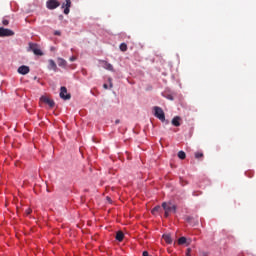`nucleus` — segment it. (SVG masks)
<instances>
[{"label": "nucleus", "instance_id": "f8f14e48", "mask_svg": "<svg viewBox=\"0 0 256 256\" xmlns=\"http://www.w3.org/2000/svg\"><path fill=\"white\" fill-rule=\"evenodd\" d=\"M163 239L164 241L168 244L171 245L173 243V239L171 238V234H163Z\"/></svg>", "mask_w": 256, "mask_h": 256}, {"label": "nucleus", "instance_id": "20e7f679", "mask_svg": "<svg viewBox=\"0 0 256 256\" xmlns=\"http://www.w3.org/2000/svg\"><path fill=\"white\" fill-rule=\"evenodd\" d=\"M40 103H45L50 107V109H53L55 107V101H53L51 98L47 96H41Z\"/></svg>", "mask_w": 256, "mask_h": 256}, {"label": "nucleus", "instance_id": "bb28decb", "mask_svg": "<svg viewBox=\"0 0 256 256\" xmlns=\"http://www.w3.org/2000/svg\"><path fill=\"white\" fill-rule=\"evenodd\" d=\"M119 123H120L119 120H116V121H115V124H116V125H119Z\"/></svg>", "mask_w": 256, "mask_h": 256}, {"label": "nucleus", "instance_id": "412c9836", "mask_svg": "<svg viewBox=\"0 0 256 256\" xmlns=\"http://www.w3.org/2000/svg\"><path fill=\"white\" fill-rule=\"evenodd\" d=\"M32 212H33V210H31V208H27V209L25 210L26 215H29V214L32 213Z\"/></svg>", "mask_w": 256, "mask_h": 256}, {"label": "nucleus", "instance_id": "c756f323", "mask_svg": "<svg viewBox=\"0 0 256 256\" xmlns=\"http://www.w3.org/2000/svg\"><path fill=\"white\" fill-rule=\"evenodd\" d=\"M55 35H61V32H55Z\"/></svg>", "mask_w": 256, "mask_h": 256}, {"label": "nucleus", "instance_id": "a878e982", "mask_svg": "<svg viewBox=\"0 0 256 256\" xmlns=\"http://www.w3.org/2000/svg\"><path fill=\"white\" fill-rule=\"evenodd\" d=\"M103 88H104V89H109V85L104 84V85H103Z\"/></svg>", "mask_w": 256, "mask_h": 256}, {"label": "nucleus", "instance_id": "393cba45", "mask_svg": "<svg viewBox=\"0 0 256 256\" xmlns=\"http://www.w3.org/2000/svg\"><path fill=\"white\" fill-rule=\"evenodd\" d=\"M109 83H110V87H113V82H111V78L108 79Z\"/></svg>", "mask_w": 256, "mask_h": 256}, {"label": "nucleus", "instance_id": "a211bd4d", "mask_svg": "<svg viewBox=\"0 0 256 256\" xmlns=\"http://www.w3.org/2000/svg\"><path fill=\"white\" fill-rule=\"evenodd\" d=\"M178 157H179V159H185V157H187V154H185L184 151H179L178 152Z\"/></svg>", "mask_w": 256, "mask_h": 256}, {"label": "nucleus", "instance_id": "1a4fd4ad", "mask_svg": "<svg viewBox=\"0 0 256 256\" xmlns=\"http://www.w3.org/2000/svg\"><path fill=\"white\" fill-rule=\"evenodd\" d=\"M30 71V68L29 66H26V65H22L18 68V73L20 75H27V73H29Z\"/></svg>", "mask_w": 256, "mask_h": 256}, {"label": "nucleus", "instance_id": "cd10ccee", "mask_svg": "<svg viewBox=\"0 0 256 256\" xmlns=\"http://www.w3.org/2000/svg\"><path fill=\"white\" fill-rule=\"evenodd\" d=\"M70 61H75V57H71V58H70Z\"/></svg>", "mask_w": 256, "mask_h": 256}, {"label": "nucleus", "instance_id": "c85d7f7f", "mask_svg": "<svg viewBox=\"0 0 256 256\" xmlns=\"http://www.w3.org/2000/svg\"><path fill=\"white\" fill-rule=\"evenodd\" d=\"M107 201L111 202V198L110 197H106Z\"/></svg>", "mask_w": 256, "mask_h": 256}, {"label": "nucleus", "instance_id": "dca6fc26", "mask_svg": "<svg viewBox=\"0 0 256 256\" xmlns=\"http://www.w3.org/2000/svg\"><path fill=\"white\" fill-rule=\"evenodd\" d=\"M160 211H161V206H155L152 209L151 213H152V215H155V214L159 213Z\"/></svg>", "mask_w": 256, "mask_h": 256}, {"label": "nucleus", "instance_id": "6ab92c4d", "mask_svg": "<svg viewBox=\"0 0 256 256\" xmlns=\"http://www.w3.org/2000/svg\"><path fill=\"white\" fill-rule=\"evenodd\" d=\"M120 51H123V52L127 51V45L125 43L120 44Z\"/></svg>", "mask_w": 256, "mask_h": 256}, {"label": "nucleus", "instance_id": "423d86ee", "mask_svg": "<svg viewBox=\"0 0 256 256\" xmlns=\"http://www.w3.org/2000/svg\"><path fill=\"white\" fill-rule=\"evenodd\" d=\"M15 32L11 29L0 27V37H13Z\"/></svg>", "mask_w": 256, "mask_h": 256}, {"label": "nucleus", "instance_id": "f3484780", "mask_svg": "<svg viewBox=\"0 0 256 256\" xmlns=\"http://www.w3.org/2000/svg\"><path fill=\"white\" fill-rule=\"evenodd\" d=\"M185 243H187V238L185 237H180L178 239V245H185Z\"/></svg>", "mask_w": 256, "mask_h": 256}, {"label": "nucleus", "instance_id": "7c9ffc66", "mask_svg": "<svg viewBox=\"0 0 256 256\" xmlns=\"http://www.w3.org/2000/svg\"><path fill=\"white\" fill-rule=\"evenodd\" d=\"M193 195H197V194H195V192H194Z\"/></svg>", "mask_w": 256, "mask_h": 256}, {"label": "nucleus", "instance_id": "39448f33", "mask_svg": "<svg viewBox=\"0 0 256 256\" xmlns=\"http://www.w3.org/2000/svg\"><path fill=\"white\" fill-rule=\"evenodd\" d=\"M60 5L61 3L58 0H48L46 2L47 9H50L51 11H53V9H57Z\"/></svg>", "mask_w": 256, "mask_h": 256}, {"label": "nucleus", "instance_id": "9d476101", "mask_svg": "<svg viewBox=\"0 0 256 256\" xmlns=\"http://www.w3.org/2000/svg\"><path fill=\"white\" fill-rule=\"evenodd\" d=\"M172 125H174V127H180L181 126V117L175 116L172 119Z\"/></svg>", "mask_w": 256, "mask_h": 256}, {"label": "nucleus", "instance_id": "2eb2a0df", "mask_svg": "<svg viewBox=\"0 0 256 256\" xmlns=\"http://www.w3.org/2000/svg\"><path fill=\"white\" fill-rule=\"evenodd\" d=\"M57 63L59 67H67V61H65L63 58H58Z\"/></svg>", "mask_w": 256, "mask_h": 256}, {"label": "nucleus", "instance_id": "4468645a", "mask_svg": "<svg viewBox=\"0 0 256 256\" xmlns=\"http://www.w3.org/2000/svg\"><path fill=\"white\" fill-rule=\"evenodd\" d=\"M123 239H125V234H123L122 231H118L116 233V241L121 242V241H123Z\"/></svg>", "mask_w": 256, "mask_h": 256}, {"label": "nucleus", "instance_id": "6e6552de", "mask_svg": "<svg viewBox=\"0 0 256 256\" xmlns=\"http://www.w3.org/2000/svg\"><path fill=\"white\" fill-rule=\"evenodd\" d=\"M62 9H64V15H69L71 9V0H65L62 4Z\"/></svg>", "mask_w": 256, "mask_h": 256}, {"label": "nucleus", "instance_id": "ddd939ff", "mask_svg": "<svg viewBox=\"0 0 256 256\" xmlns=\"http://www.w3.org/2000/svg\"><path fill=\"white\" fill-rule=\"evenodd\" d=\"M104 69H107V71H114L113 65L110 64L107 61H102Z\"/></svg>", "mask_w": 256, "mask_h": 256}, {"label": "nucleus", "instance_id": "9b49d317", "mask_svg": "<svg viewBox=\"0 0 256 256\" xmlns=\"http://www.w3.org/2000/svg\"><path fill=\"white\" fill-rule=\"evenodd\" d=\"M48 69L57 71V64L53 60H48Z\"/></svg>", "mask_w": 256, "mask_h": 256}, {"label": "nucleus", "instance_id": "4be33fe9", "mask_svg": "<svg viewBox=\"0 0 256 256\" xmlns=\"http://www.w3.org/2000/svg\"><path fill=\"white\" fill-rule=\"evenodd\" d=\"M2 23H3V25L7 26V25H9V20H5V19H4V20L2 21Z\"/></svg>", "mask_w": 256, "mask_h": 256}, {"label": "nucleus", "instance_id": "aec40b11", "mask_svg": "<svg viewBox=\"0 0 256 256\" xmlns=\"http://www.w3.org/2000/svg\"><path fill=\"white\" fill-rule=\"evenodd\" d=\"M201 157H203V153L202 152H196L195 153V158L196 159H201Z\"/></svg>", "mask_w": 256, "mask_h": 256}, {"label": "nucleus", "instance_id": "7ed1b4c3", "mask_svg": "<svg viewBox=\"0 0 256 256\" xmlns=\"http://www.w3.org/2000/svg\"><path fill=\"white\" fill-rule=\"evenodd\" d=\"M29 51H32L34 55L43 56V51H41V48H39V45L36 43H29Z\"/></svg>", "mask_w": 256, "mask_h": 256}, {"label": "nucleus", "instance_id": "f257e3e1", "mask_svg": "<svg viewBox=\"0 0 256 256\" xmlns=\"http://www.w3.org/2000/svg\"><path fill=\"white\" fill-rule=\"evenodd\" d=\"M162 207L165 211L164 217H169L170 213H175V211H177V206H175L171 203L163 202Z\"/></svg>", "mask_w": 256, "mask_h": 256}, {"label": "nucleus", "instance_id": "f03ea898", "mask_svg": "<svg viewBox=\"0 0 256 256\" xmlns=\"http://www.w3.org/2000/svg\"><path fill=\"white\" fill-rule=\"evenodd\" d=\"M154 116L159 119L162 123H165V112L163 111V108L159 106H155L154 108Z\"/></svg>", "mask_w": 256, "mask_h": 256}, {"label": "nucleus", "instance_id": "5701e85b", "mask_svg": "<svg viewBox=\"0 0 256 256\" xmlns=\"http://www.w3.org/2000/svg\"><path fill=\"white\" fill-rule=\"evenodd\" d=\"M180 183H181V185H183V186L187 185V181H184L183 179H180Z\"/></svg>", "mask_w": 256, "mask_h": 256}, {"label": "nucleus", "instance_id": "0eeeda50", "mask_svg": "<svg viewBox=\"0 0 256 256\" xmlns=\"http://www.w3.org/2000/svg\"><path fill=\"white\" fill-rule=\"evenodd\" d=\"M60 98L64 99V101H68L69 99H71V94L67 93V88L65 86H62L60 88Z\"/></svg>", "mask_w": 256, "mask_h": 256}, {"label": "nucleus", "instance_id": "b1692460", "mask_svg": "<svg viewBox=\"0 0 256 256\" xmlns=\"http://www.w3.org/2000/svg\"><path fill=\"white\" fill-rule=\"evenodd\" d=\"M186 255H187V256H191V248H188V249H187Z\"/></svg>", "mask_w": 256, "mask_h": 256}]
</instances>
